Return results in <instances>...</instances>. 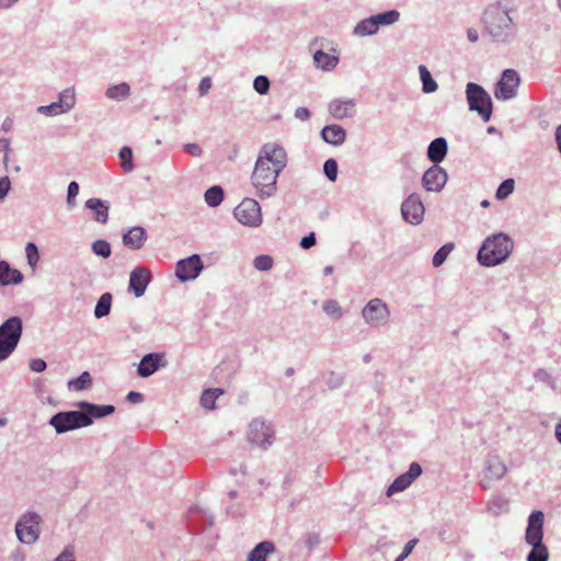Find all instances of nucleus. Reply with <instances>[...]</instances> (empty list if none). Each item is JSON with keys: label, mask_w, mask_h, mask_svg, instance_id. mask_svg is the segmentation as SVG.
Listing matches in <instances>:
<instances>
[{"label": "nucleus", "mask_w": 561, "mask_h": 561, "mask_svg": "<svg viewBox=\"0 0 561 561\" xmlns=\"http://www.w3.org/2000/svg\"><path fill=\"white\" fill-rule=\"evenodd\" d=\"M164 355L162 353H148L139 362L137 375L141 378H148L153 375L160 367H163Z\"/></svg>", "instance_id": "obj_19"}, {"label": "nucleus", "mask_w": 561, "mask_h": 561, "mask_svg": "<svg viewBox=\"0 0 561 561\" xmlns=\"http://www.w3.org/2000/svg\"><path fill=\"white\" fill-rule=\"evenodd\" d=\"M342 383H343V377L341 375L330 373V375L328 376V379H327V385L331 389L339 388L342 386Z\"/></svg>", "instance_id": "obj_55"}, {"label": "nucleus", "mask_w": 561, "mask_h": 561, "mask_svg": "<svg viewBox=\"0 0 561 561\" xmlns=\"http://www.w3.org/2000/svg\"><path fill=\"white\" fill-rule=\"evenodd\" d=\"M484 32L495 43L508 44L514 41L517 26L510 10L502 3L490 4L483 13Z\"/></svg>", "instance_id": "obj_2"}, {"label": "nucleus", "mask_w": 561, "mask_h": 561, "mask_svg": "<svg viewBox=\"0 0 561 561\" xmlns=\"http://www.w3.org/2000/svg\"><path fill=\"white\" fill-rule=\"evenodd\" d=\"M534 379L537 382H542L550 387L552 390H557V380L551 376V374L543 369L539 368L534 373Z\"/></svg>", "instance_id": "obj_43"}, {"label": "nucleus", "mask_w": 561, "mask_h": 561, "mask_svg": "<svg viewBox=\"0 0 561 561\" xmlns=\"http://www.w3.org/2000/svg\"><path fill=\"white\" fill-rule=\"evenodd\" d=\"M371 18L375 20L376 28L379 30L380 26H388L398 22L400 19V13L397 10H389L371 15Z\"/></svg>", "instance_id": "obj_32"}, {"label": "nucleus", "mask_w": 561, "mask_h": 561, "mask_svg": "<svg viewBox=\"0 0 561 561\" xmlns=\"http://www.w3.org/2000/svg\"><path fill=\"white\" fill-rule=\"evenodd\" d=\"M55 561H75V549L72 546H67L64 551L56 558Z\"/></svg>", "instance_id": "obj_53"}, {"label": "nucleus", "mask_w": 561, "mask_h": 561, "mask_svg": "<svg viewBox=\"0 0 561 561\" xmlns=\"http://www.w3.org/2000/svg\"><path fill=\"white\" fill-rule=\"evenodd\" d=\"M486 510L492 516H500L507 512L508 501L503 496L494 495L488 501Z\"/></svg>", "instance_id": "obj_33"}, {"label": "nucleus", "mask_w": 561, "mask_h": 561, "mask_svg": "<svg viewBox=\"0 0 561 561\" xmlns=\"http://www.w3.org/2000/svg\"><path fill=\"white\" fill-rule=\"evenodd\" d=\"M313 62L317 68L323 71H331L337 66L339 57L327 54L323 50H317L313 54Z\"/></svg>", "instance_id": "obj_27"}, {"label": "nucleus", "mask_w": 561, "mask_h": 561, "mask_svg": "<svg viewBox=\"0 0 561 561\" xmlns=\"http://www.w3.org/2000/svg\"><path fill=\"white\" fill-rule=\"evenodd\" d=\"M211 88V80L209 77H204L198 84V93L201 96L206 95Z\"/></svg>", "instance_id": "obj_58"}, {"label": "nucleus", "mask_w": 561, "mask_h": 561, "mask_svg": "<svg viewBox=\"0 0 561 561\" xmlns=\"http://www.w3.org/2000/svg\"><path fill=\"white\" fill-rule=\"evenodd\" d=\"M314 244H316V234H314V232H310L308 236H305L300 240V247L302 249H310Z\"/></svg>", "instance_id": "obj_61"}, {"label": "nucleus", "mask_w": 561, "mask_h": 561, "mask_svg": "<svg viewBox=\"0 0 561 561\" xmlns=\"http://www.w3.org/2000/svg\"><path fill=\"white\" fill-rule=\"evenodd\" d=\"M130 94V87L126 82H122L119 84L111 85L105 91V95L108 99L122 101L129 96Z\"/></svg>", "instance_id": "obj_34"}, {"label": "nucleus", "mask_w": 561, "mask_h": 561, "mask_svg": "<svg viewBox=\"0 0 561 561\" xmlns=\"http://www.w3.org/2000/svg\"><path fill=\"white\" fill-rule=\"evenodd\" d=\"M448 180V174L439 165H432L422 176V185L427 192L439 193L444 190Z\"/></svg>", "instance_id": "obj_15"}, {"label": "nucleus", "mask_w": 561, "mask_h": 561, "mask_svg": "<svg viewBox=\"0 0 561 561\" xmlns=\"http://www.w3.org/2000/svg\"><path fill=\"white\" fill-rule=\"evenodd\" d=\"M14 352L4 341L0 340V362L5 360Z\"/></svg>", "instance_id": "obj_59"}, {"label": "nucleus", "mask_w": 561, "mask_h": 561, "mask_svg": "<svg viewBox=\"0 0 561 561\" xmlns=\"http://www.w3.org/2000/svg\"><path fill=\"white\" fill-rule=\"evenodd\" d=\"M390 309L380 298L370 299L362 309V318L370 328H381L390 320Z\"/></svg>", "instance_id": "obj_6"}, {"label": "nucleus", "mask_w": 561, "mask_h": 561, "mask_svg": "<svg viewBox=\"0 0 561 561\" xmlns=\"http://www.w3.org/2000/svg\"><path fill=\"white\" fill-rule=\"evenodd\" d=\"M204 268L198 254H192L186 259L178 261L175 265V276L180 282H190L196 279Z\"/></svg>", "instance_id": "obj_13"}, {"label": "nucleus", "mask_w": 561, "mask_h": 561, "mask_svg": "<svg viewBox=\"0 0 561 561\" xmlns=\"http://www.w3.org/2000/svg\"><path fill=\"white\" fill-rule=\"evenodd\" d=\"M23 332L22 319L18 316L8 318L0 324V340L4 341L14 351Z\"/></svg>", "instance_id": "obj_14"}, {"label": "nucleus", "mask_w": 561, "mask_h": 561, "mask_svg": "<svg viewBox=\"0 0 561 561\" xmlns=\"http://www.w3.org/2000/svg\"><path fill=\"white\" fill-rule=\"evenodd\" d=\"M514 248L513 240L504 232L489 236L478 251V262L485 267L496 266L505 262Z\"/></svg>", "instance_id": "obj_3"}, {"label": "nucleus", "mask_w": 561, "mask_h": 561, "mask_svg": "<svg viewBox=\"0 0 561 561\" xmlns=\"http://www.w3.org/2000/svg\"><path fill=\"white\" fill-rule=\"evenodd\" d=\"M322 309L328 316L334 319H340L343 316L341 306L336 300L333 299L325 300L323 302Z\"/></svg>", "instance_id": "obj_44"}, {"label": "nucleus", "mask_w": 561, "mask_h": 561, "mask_svg": "<svg viewBox=\"0 0 561 561\" xmlns=\"http://www.w3.org/2000/svg\"><path fill=\"white\" fill-rule=\"evenodd\" d=\"M377 32L375 20L371 16L359 21L353 30V34L358 37L371 36Z\"/></svg>", "instance_id": "obj_31"}, {"label": "nucleus", "mask_w": 561, "mask_h": 561, "mask_svg": "<svg viewBox=\"0 0 561 561\" xmlns=\"http://www.w3.org/2000/svg\"><path fill=\"white\" fill-rule=\"evenodd\" d=\"M183 149L185 150V152L195 158H199L203 154V148L195 142L185 144L183 146Z\"/></svg>", "instance_id": "obj_52"}, {"label": "nucleus", "mask_w": 561, "mask_h": 561, "mask_svg": "<svg viewBox=\"0 0 561 561\" xmlns=\"http://www.w3.org/2000/svg\"><path fill=\"white\" fill-rule=\"evenodd\" d=\"M454 244L453 243H446L443 247H440L434 254L432 263L434 267H439L443 265V263L446 261L449 253L453 251Z\"/></svg>", "instance_id": "obj_42"}, {"label": "nucleus", "mask_w": 561, "mask_h": 561, "mask_svg": "<svg viewBox=\"0 0 561 561\" xmlns=\"http://www.w3.org/2000/svg\"><path fill=\"white\" fill-rule=\"evenodd\" d=\"M425 207L419 194H410L401 204V215L405 222L416 226L424 219Z\"/></svg>", "instance_id": "obj_12"}, {"label": "nucleus", "mask_w": 561, "mask_h": 561, "mask_svg": "<svg viewBox=\"0 0 561 561\" xmlns=\"http://www.w3.org/2000/svg\"><path fill=\"white\" fill-rule=\"evenodd\" d=\"M320 135L324 142L334 147L341 146L346 139L345 129L337 124L324 126Z\"/></svg>", "instance_id": "obj_22"}, {"label": "nucleus", "mask_w": 561, "mask_h": 561, "mask_svg": "<svg viewBox=\"0 0 561 561\" xmlns=\"http://www.w3.org/2000/svg\"><path fill=\"white\" fill-rule=\"evenodd\" d=\"M548 549L543 543L531 545V550L527 556V561H548Z\"/></svg>", "instance_id": "obj_40"}, {"label": "nucleus", "mask_w": 561, "mask_h": 561, "mask_svg": "<svg viewBox=\"0 0 561 561\" xmlns=\"http://www.w3.org/2000/svg\"><path fill=\"white\" fill-rule=\"evenodd\" d=\"M323 172L329 181L335 182L337 179V162L330 158L323 164Z\"/></svg>", "instance_id": "obj_49"}, {"label": "nucleus", "mask_w": 561, "mask_h": 561, "mask_svg": "<svg viewBox=\"0 0 561 561\" xmlns=\"http://www.w3.org/2000/svg\"><path fill=\"white\" fill-rule=\"evenodd\" d=\"M288 163L287 152L276 142L264 144L259 152L251 184L261 199L274 196L277 192V179Z\"/></svg>", "instance_id": "obj_1"}, {"label": "nucleus", "mask_w": 561, "mask_h": 561, "mask_svg": "<svg viewBox=\"0 0 561 561\" xmlns=\"http://www.w3.org/2000/svg\"><path fill=\"white\" fill-rule=\"evenodd\" d=\"M58 103L66 113L76 105V92L73 88H67L59 93Z\"/></svg>", "instance_id": "obj_37"}, {"label": "nucleus", "mask_w": 561, "mask_h": 561, "mask_svg": "<svg viewBox=\"0 0 561 561\" xmlns=\"http://www.w3.org/2000/svg\"><path fill=\"white\" fill-rule=\"evenodd\" d=\"M447 151V140L444 137H437L434 140H432L427 147V158L435 165H438V163H440L445 159Z\"/></svg>", "instance_id": "obj_25"}, {"label": "nucleus", "mask_w": 561, "mask_h": 561, "mask_svg": "<svg viewBox=\"0 0 561 561\" xmlns=\"http://www.w3.org/2000/svg\"><path fill=\"white\" fill-rule=\"evenodd\" d=\"M41 516L35 512L23 514L15 525V534L21 543L32 545L39 537Z\"/></svg>", "instance_id": "obj_7"}, {"label": "nucleus", "mask_w": 561, "mask_h": 561, "mask_svg": "<svg viewBox=\"0 0 561 561\" xmlns=\"http://www.w3.org/2000/svg\"><path fill=\"white\" fill-rule=\"evenodd\" d=\"M311 114L307 107L300 106L295 111V117L299 121L306 122L310 118Z\"/></svg>", "instance_id": "obj_62"}, {"label": "nucleus", "mask_w": 561, "mask_h": 561, "mask_svg": "<svg viewBox=\"0 0 561 561\" xmlns=\"http://www.w3.org/2000/svg\"><path fill=\"white\" fill-rule=\"evenodd\" d=\"M77 407L84 412V415L88 416L93 423L94 419H101L107 416L115 411V407L112 404L99 405L88 401H80L77 403Z\"/></svg>", "instance_id": "obj_21"}, {"label": "nucleus", "mask_w": 561, "mask_h": 561, "mask_svg": "<svg viewBox=\"0 0 561 561\" xmlns=\"http://www.w3.org/2000/svg\"><path fill=\"white\" fill-rule=\"evenodd\" d=\"M515 187V182L513 179L504 180L496 190L495 197L500 201L508 197Z\"/></svg>", "instance_id": "obj_45"}, {"label": "nucleus", "mask_w": 561, "mask_h": 561, "mask_svg": "<svg viewBox=\"0 0 561 561\" xmlns=\"http://www.w3.org/2000/svg\"><path fill=\"white\" fill-rule=\"evenodd\" d=\"M126 400L131 404H138L144 402L145 397L142 393L137 391H129L126 396Z\"/></svg>", "instance_id": "obj_60"}, {"label": "nucleus", "mask_w": 561, "mask_h": 561, "mask_svg": "<svg viewBox=\"0 0 561 561\" xmlns=\"http://www.w3.org/2000/svg\"><path fill=\"white\" fill-rule=\"evenodd\" d=\"M520 78L514 69H506L496 83L494 96L499 101H508L517 95Z\"/></svg>", "instance_id": "obj_11"}, {"label": "nucleus", "mask_w": 561, "mask_h": 561, "mask_svg": "<svg viewBox=\"0 0 561 561\" xmlns=\"http://www.w3.org/2000/svg\"><path fill=\"white\" fill-rule=\"evenodd\" d=\"M417 540L416 539H412V540H409L403 550L401 551V553L398 556V558L396 559V561H403L405 558H408V556L412 552L414 546L416 545Z\"/></svg>", "instance_id": "obj_56"}, {"label": "nucleus", "mask_w": 561, "mask_h": 561, "mask_svg": "<svg viewBox=\"0 0 561 561\" xmlns=\"http://www.w3.org/2000/svg\"><path fill=\"white\" fill-rule=\"evenodd\" d=\"M37 112L46 116H56L66 113L60 106L58 101L53 102L48 105H42L37 108Z\"/></svg>", "instance_id": "obj_48"}, {"label": "nucleus", "mask_w": 561, "mask_h": 561, "mask_svg": "<svg viewBox=\"0 0 561 561\" xmlns=\"http://www.w3.org/2000/svg\"><path fill=\"white\" fill-rule=\"evenodd\" d=\"M255 270L261 272H267L273 267V257L267 254L257 255L253 261Z\"/></svg>", "instance_id": "obj_46"}, {"label": "nucleus", "mask_w": 561, "mask_h": 561, "mask_svg": "<svg viewBox=\"0 0 561 561\" xmlns=\"http://www.w3.org/2000/svg\"><path fill=\"white\" fill-rule=\"evenodd\" d=\"M25 254H26V260H27V264L32 267V268H35L38 261H39V252H38V249L36 247V244L34 242H28L25 247Z\"/></svg>", "instance_id": "obj_47"}, {"label": "nucleus", "mask_w": 561, "mask_h": 561, "mask_svg": "<svg viewBox=\"0 0 561 561\" xmlns=\"http://www.w3.org/2000/svg\"><path fill=\"white\" fill-rule=\"evenodd\" d=\"M147 240L146 229L140 226L130 228L123 234V243L130 250H139L144 247Z\"/></svg>", "instance_id": "obj_23"}, {"label": "nucleus", "mask_w": 561, "mask_h": 561, "mask_svg": "<svg viewBox=\"0 0 561 561\" xmlns=\"http://www.w3.org/2000/svg\"><path fill=\"white\" fill-rule=\"evenodd\" d=\"M507 472L506 465L497 455H488L483 460L480 486L483 490L492 488L495 481L501 480Z\"/></svg>", "instance_id": "obj_8"}, {"label": "nucleus", "mask_w": 561, "mask_h": 561, "mask_svg": "<svg viewBox=\"0 0 561 561\" xmlns=\"http://www.w3.org/2000/svg\"><path fill=\"white\" fill-rule=\"evenodd\" d=\"M273 551L274 545L271 541H262L249 552L248 561H266V557Z\"/></svg>", "instance_id": "obj_28"}, {"label": "nucleus", "mask_w": 561, "mask_h": 561, "mask_svg": "<svg viewBox=\"0 0 561 561\" xmlns=\"http://www.w3.org/2000/svg\"><path fill=\"white\" fill-rule=\"evenodd\" d=\"M467 38L471 43L478 42V39H479V32H478V30L474 28V27H469L467 30Z\"/></svg>", "instance_id": "obj_63"}, {"label": "nucleus", "mask_w": 561, "mask_h": 561, "mask_svg": "<svg viewBox=\"0 0 561 561\" xmlns=\"http://www.w3.org/2000/svg\"><path fill=\"white\" fill-rule=\"evenodd\" d=\"M112 300L113 296L111 293H104L101 295V297L96 301L93 312L96 319H101L110 314Z\"/></svg>", "instance_id": "obj_30"}, {"label": "nucleus", "mask_w": 561, "mask_h": 561, "mask_svg": "<svg viewBox=\"0 0 561 561\" xmlns=\"http://www.w3.org/2000/svg\"><path fill=\"white\" fill-rule=\"evenodd\" d=\"M543 519L541 511H533L528 516L525 541L527 545H541L543 538Z\"/></svg>", "instance_id": "obj_16"}, {"label": "nucleus", "mask_w": 561, "mask_h": 561, "mask_svg": "<svg viewBox=\"0 0 561 561\" xmlns=\"http://www.w3.org/2000/svg\"><path fill=\"white\" fill-rule=\"evenodd\" d=\"M554 136L558 145V150L561 153V124L557 127Z\"/></svg>", "instance_id": "obj_64"}, {"label": "nucleus", "mask_w": 561, "mask_h": 561, "mask_svg": "<svg viewBox=\"0 0 561 561\" xmlns=\"http://www.w3.org/2000/svg\"><path fill=\"white\" fill-rule=\"evenodd\" d=\"M234 218L243 226L259 227L262 221L261 206L254 198L245 197L233 210Z\"/></svg>", "instance_id": "obj_9"}, {"label": "nucleus", "mask_w": 561, "mask_h": 561, "mask_svg": "<svg viewBox=\"0 0 561 561\" xmlns=\"http://www.w3.org/2000/svg\"><path fill=\"white\" fill-rule=\"evenodd\" d=\"M79 194V184L72 181L68 184L67 188V206L73 208L76 206V197Z\"/></svg>", "instance_id": "obj_51"}, {"label": "nucleus", "mask_w": 561, "mask_h": 561, "mask_svg": "<svg viewBox=\"0 0 561 561\" xmlns=\"http://www.w3.org/2000/svg\"><path fill=\"white\" fill-rule=\"evenodd\" d=\"M92 383V378L90 376V374L88 371H83L81 373V375L76 378V379H72L68 382V386L69 388H72L77 391H81V390H84L87 388H89Z\"/></svg>", "instance_id": "obj_41"}, {"label": "nucleus", "mask_w": 561, "mask_h": 561, "mask_svg": "<svg viewBox=\"0 0 561 561\" xmlns=\"http://www.w3.org/2000/svg\"><path fill=\"white\" fill-rule=\"evenodd\" d=\"M57 434H64L91 425V421L81 409L62 411L54 414L48 422Z\"/></svg>", "instance_id": "obj_5"}, {"label": "nucleus", "mask_w": 561, "mask_h": 561, "mask_svg": "<svg viewBox=\"0 0 561 561\" xmlns=\"http://www.w3.org/2000/svg\"><path fill=\"white\" fill-rule=\"evenodd\" d=\"M248 439L251 445L267 449L274 440V430L271 423L255 419L249 425Z\"/></svg>", "instance_id": "obj_10"}, {"label": "nucleus", "mask_w": 561, "mask_h": 561, "mask_svg": "<svg viewBox=\"0 0 561 561\" xmlns=\"http://www.w3.org/2000/svg\"><path fill=\"white\" fill-rule=\"evenodd\" d=\"M466 96L471 112H477L483 122L492 116V100L489 93L478 83L469 82L466 85Z\"/></svg>", "instance_id": "obj_4"}, {"label": "nucleus", "mask_w": 561, "mask_h": 561, "mask_svg": "<svg viewBox=\"0 0 561 561\" xmlns=\"http://www.w3.org/2000/svg\"><path fill=\"white\" fill-rule=\"evenodd\" d=\"M47 364L42 358H33L30 360V369L34 373H42L46 369Z\"/></svg>", "instance_id": "obj_54"}, {"label": "nucleus", "mask_w": 561, "mask_h": 561, "mask_svg": "<svg viewBox=\"0 0 561 561\" xmlns=\"http://www.w3.org/2000/svg\"><path fill=\"white\" fill-rule=\"evenodd\" d=\"M91 250L96 256H101L103 259L110 257L112 253L110 242L103 239L93 241L91 244Z\"/></svg>", "instance_id": "obj_39"}, {"label": "nucleus", "mask_w": 561, "mask_h": 561, "mask_svg": "<svg viewBox=\"0 0 561 561\" xmlns=\"http://www.w3.org/2000/svg\"><path fill=\"white\" fill-rule=\"evenodd\" d=\"M357 102L355 99H333L329 105L328 111L335 119L352 118L356 115Z\"/></svg>", "instance_id": "obj_18"}, {"label": "nucleus", "mask_w": 561, "mask_h": 561, "mask_svg": "<svg viewBox=\"0 0 561 561\" xmlns=\"http://www.w3.org/2000/svg\"><path fill=\"white\" fill-rule=\"evenodd\" d=\"M23 279L19 270L12 268L7 261H0V286L19 285Z\"/></svg>", "instance_id": "obj_26"}, {"label": "nucleus", "mask_w": 561, "mask_h": 561, "mask_svg": "<svg viewBox=\"0 0 561 561\" xmlns=\"http://www.w3.org/2000/svg\"><path fill=\"white\" fill-rule=\"evenodd\" d=\"M224 393V390L220 388L207 389L203 392L201 397V404L208 410H213L215 408L216 399Z\"/></svg>", "instance_id": "obj_38"}, {"label": "nucleus", "mask_w": 561, "mask_h": 561, "mask_svg": "<svg viewBox=\"0 0 561 561\" xmlns=\"http://www.w3.org/2000/svg\"><path fill=\"white\" fill-rule=\"evenodd\" d=\"M121 169L124 173H130L135 169L134 159H133V150L128 146H124L121 148L118 152Z\"/></svg>", "instance_id": "obj_36"}, {"label": "nucleus", "mask_w": 561, "mask_h": 561, "mask_svg": "<svg viewBox=\"0 0 561 561\" xmlns=\"http://www.w3.org/2000/svg\"><path fill=\"white\" fill-rule=\"evenodd\" d=\"M85 208L93 210V218L99 224H106L108 220L110 203L101 198H89L84 204Z\"/></svg>", "instance_id": "obj_24"}, {"label": "nucleus", "mask_w": 561, "mask_h": 561, "mask_svg": "<svg viewBox=\"0 0 561 561\" xmlns=\"http://www.w3.org/2000/svg\"><path fill=\"white\" fill-rule=\"evenodd\" d=\"M422 474V467L417 462H412L405 473L397 477L393 482L388 486L386 494L392 496L396 493L402 492L408 489L412 482Z\"/></svg>", "instance_id": "obj_17"}, {"label": "nucleus", "mask_w": 561, "mask_h": 561, "mask_svg": "<svg viewBox=\"0 0 561 561\" xmlns=\"http://www.w3.org/2000/svg\"><path fill=\"white\" fill-rule=\"evenodd\" d=\"M11 188V182L8 176L0 178V201L3 199Z\"/></svg>", "instance_id": "obj_57"}, {"label": "nucleus", "mask_w": 561, "mask_h": 561, "mask_svg": "<svg viewBox=\"0 0 561 561\" xmlns=\"http://www.w3.org/2000/svg\"><path fill=\"white\" fill-rule=\"evenodd\" d=\"M224 196L225 193L222 187L214 185L205 192L204 199L209 207H217L222 203Z\"/></svg>", "instance_id": "obj_35"}, {"label": "nucleus", "mask_w": 561, "mask_h": 561, "mask_svg": "<svg viewBox=\"0 0 561 561\" xmlns=\"http://www.w3.org/2000/svg\"><path fill=\"white\" fill-rule=\"evenodd\" d=\"M420 73V80L422 82V91L426 94L434 93L438 89L437 82L432 77L430 70L425 65H420L417 67Z\"/></svg>", "instance_id": "obj_29"}, {"label": "nucleus", "mask_w": 561, "mask_h": 561, "mask_svg": "<svg viewBox=\"0 0 561 561\" xmlns=\"http://www.w3.org/2000/svg\"><path fill=\"white\" fill-rule=\"evenodd\" d=\"M270 85V80L266 76H257L253 81L254 90L261 95H264L268 92Z\"/></svg>", "instance_id": "obj_50"}, {"label": "nucleus", "mask_w": 561, "mask_h": 561, "mask_svg": "<svg viewBox=\"0 0 561 561\" xmlns=\"http://www.w3.org/2000/svg\"><path fill=\"white\" fill-rule=\"evenodd\" d=\"M150 272L141 266L135 267L129 274L128 290L139 298L141 297L150 282Z\"/></svg>", "instance_id": "obj_20"}]
</instances>
